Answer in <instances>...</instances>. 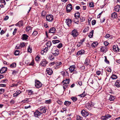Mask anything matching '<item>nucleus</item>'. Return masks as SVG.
Masks as SVG:
<instances>
[{
	"instance_id": "e433bc0d",
	"label": "nucleus",
	"mask_w": 120,
	"mask_h": 120,
	"mask_svg": "<svg viewBox=\"0 0 120 120\" xmlns=\"http://www.w3.org/2000/svg\"><path fill=\"white\" fill-rule=\"evenodd\" d=\"M93 33L94 31L93 30L91 31L90 33H89L88 36L90 38H91L93 36Z\"/></svg>"
},
{
	"instance_id": "a19ab883",
	"label": "nucleus",
	"mask_w": 120,
	"mask_h": 120,
	"mask_svg": "<svg viewBox=\"0 0 120 120\" xmlns=\"http://www.w3.org/2000/svg\"><path fill=\"white\" fill-rule=\"evenodd\" d=\"M86 95L85 92L84 91V92L81 94H80L79 96L81 97H85Z\"/></svg>"
},
{
	"instance_id": "6e6552de",
	"label": "nucleus",
	"mask_w": 120,
	"mask_h": 120,
	"mask_svg": "<svg viewBox=\"0 0 120 120\" xmlns=\"http://www.w3.org/2000/svg\"><path fill=\"white\" fill-rule=\"evenodd\" d=\"M48 63V62L45 59L42 60L40 63V65H41L42 66H45Z\"/></svg>"
},
{
	"instance_id": "58836bf2",
	"label": "nucleus",
	"mask_w": 120,
	"mask_h": 120,
	"mask_svg": "<svg viewBox=\"0 0 120 120\" xmlns=\"http://www.w3.org/2000/svg\"><path fill=\"white\" fill-rule=\"evenodd\" d=\"M73 21L75 23L77 24H78L79 21L78 18H75L73 19Z\"/></svg>"
},
{
	"instance_id": "4468645a",
	"label": "nucleus",
	"mask_w": 120,
	"mask_h": 120,
	"mask_svg": "<svg viewBox=\"0 0 120 120\" xmlns=\"http://www.w3.org/2000/svg\"><path fill=\"white\" fill-rule=\"evenodd\" d=\"M75 66L74 65L70 66L69 68V70L71 72H73L75 71Z\"/></svg>"
},
{
	"instance_id": "680f3d73",
	"label": "nucleus",
	"mask_w": 120,
	"mask_h": 120,
	"mask_svg": "<svg viewBox=\"0 0 120 120\" xmlns=\"http://www.w3.org/2000/svg\"><path fill=\"white\" fill-rule=\"evenodd\" d=\"M15 101L14 100L12 99L10 101V103L11 104H13L15 103Z\"/></svg>"
},
{
	"instance_id": "f257e3e1",
	"label": "nucleus",
	"mask_w": 120,
	"mask_h": 120,
	"mask_svg": "<svg viewBox=\"0 0 120 120\" xmlns=\"http://www.w3.org/2000/svg\"><path fill=\"white\" fill-rule=\"evenodd\" d=\"M88 83H89L90 86L91 87H93L94 86V87H95L98 84L97 82H94L93 80L92 79H89L88 81Z\"/></svg>"
},
{
	"instance_id": "9d476101",
	"label": "nucleus",
	"mask_w": 120,
	"mask_h": 120,
	"mask_svg": "<svg viewBox=\"0 0 120 120\" xmlns=\"http://www.w3.org/2000/svg\"><path fill=\"white\" fill-rule=\"evenodd\" d=\"M71 20L70 19H68L66 20V22L69 27H70L71 25Z\"/></svg>"
},
{
	"instance_id": "f704fd0d",
	"label": "nucleus",
	"mask_w": 120,
	"mask_h": 120,
	"mask_svg": "<svg viewBox=\"0 0 120 120\" xmlns=\"http://www.w3.org/2000/svg\"><path fill=\"white\" fill-rule=\"evenodd\" d=\"M51 45L52 43L50 41H48L46 43V45L49 48Z\"/></svg>"
},
{
	"instance_id": "f03ea898",
	"label": "nucleus",
	"mask_w": 120,
	"mask_h": 120,
	"mask_svg": "<svg viewBox=\"0 0 120 120\" xmlns=\"http://www.w3.org/2000/svg\"><path fill=\"white\" fill-rule=\"evenodd\" d=\"M47 21L49 22H52L53 19V17L52 15H47L46 17Z\"/></svg>"
},
{
	"instance_id": "6ab92c4d",
	"label": "nucleus",
	"mask_w": 120,
	"mask_h": 120,
	"mask_svg": "<svg viewBox=\"0 0 120 120\" xmlns=\"http://www.w3.org/2000/svg\"><path fill=\"white\" fill-rule=\"evenodd\" d=\"M85 53V51L84 50H82L78 51L77 54H76L77 55H81L82 54H84Z\"/></svg>"
},
{
	"instance_id": "864d4df0",
	"label": "nucleus",
	"mask_w": 120,
	"mask_h": 120,
	"mask_svg": "<svg viewBox=\"0 0 120 120\" xmlns=\"http://www.w3.org/2000/svg\"><path fill=\"white\" fill-rule=\"evenodd\" d=\"M62 46V45L61 43L59 44L57 46V47L58 48H60Z\"/></svg>"
},
{
	"instance_id": "c03bdc74",
	"label": "nucleus",
	"mask_w": 120,
	"mask_h": 120,
	"mask_svg": "<svg viewBox=\"0 0 120 120\" xmlns=\"http://www.w3.org/2000/svg\"><path fill=\"white\" fill-rule=\"evenodd\" d=\"M28 94L29 95H31L33 94V92L31 90H28Z\"/></svg>"
},
{
	"instance_id": "69168bd1",
	"label": "nucleus",
	"mask_w": 120,
	"mask_h": 120,
	"mask_svg": "<svg viewBox=\"0 0 120 120\" xmlns=\"http://www.w3.org/2000/svg\"><path fill=\"white\" fill-rule=\"evenodd\" d=\"M96 74L98 75H99L101 74V72L99 71H96Z\"/></svg>"
},
{
	"instance_id": "393cba45",
	"label": "nucleus",
	"mask_w": 120,
	"mask_h": 120,
	"mask_svg": "<svg viewBox=\"0 0 120 120\" xmlns=\"http://www.w3.org/2000/svg\"><path fill=\"white\" fill-rule=\"evenodd\" d=\"M90 60L88 58H86L85 60V62L84 63L85 64L87 65H88L90 64Z\"/></svg>"
},
{
	"instance_id": "a878e982",
	"label": "nucleus",
	"mask_w": 120,
	"mask_h": 120,
	"mask_svg": "<svg viewBox=\"0 0 120 120\" xmlns=\"http://www.w3.org/2000/svg\"><path fill=\"white\" fill-rule=\"evenodd\" d=\"M69 79H66V80H63L62 81V82L63 83H66L68 84L69 83L70 81Z\"/></svg>"
},
{
	"instance_id": "338daca9",
	"label": "nucleus",
	"mask_w": 120,
	"mask_h": 120,
	"mask_svg": "<svg viewBox=\"0 0 120 120\" xmlns=\"http://www.w3.org/2000/svg\"><path fill=\"white\" fill-rule=\"evenodd\" d=\"M0 2L1 3H4V5H5L6 4V3L5 1V0H0Z\"/></svg>"
},
{
	"instance_id": "052dcab7",
	"label": "nucleus",
	"mask_w": 120,
	"mask_h": 120,
	"mask_svg": "<svg viewBox=\"0 0 120 120\" xmlns=\"http://www.w3.org/2000/svg\"><path fill=\"white\" fill-rule=\"evenodd\" d=\"M96 23V21L95 20H93L92 21V24L93 25H95Z\"/></svg>"
},
{
	"instance_id": "13d9d810",
	"label": "nucleus",
	"mask_w": 120,
	"mask_h": 120,
	"mask_svg": "<svg viewBox=\"0 0 120 120\" xmlns=\"http://www.w3.org/2000/svg\"><path fill=\"white\" fill-rule=\"evenodd\" d=\"M80 20L81 22H83L85 20L84 17H82L80 18Z\"/></svg>"
},
{
	"instance_id": "4c0bfd02",
	"label": "nucleus",
	"mask_w": 120,
	"mask_h": 120,
	"mask_svg": "<svg viewBox=\"0 0 120 120\" xmlns=\"http://www.w3.org/2000/svg\"><path fill=\"white\" fill-rule=\"evenodd\" d=\"M20 51L18 50H16L15 51L14 53L15 55L16 56H17L19 55L20 53Z\"/></svg>"
},
{
	"instance_id": "4be33fe9",
	"label": "nucleus",
	"mask_w": 120,
	"mask_h": 120,
	"mask_svg": "<svg viewBox=\"0 0 120 120\" xmlns=\"http://www.w3.org/2000/svg\"><path fill=\"white\" fill-rule=\"evenodd\" d=\"M22 91L20 90H17L16 92L13 94L14 97H16L20 94Z\"/></svg>"
},
{
	"instance_id": "a18cd8bd",
	"label": "nucleus",
	"mask_w": 120,
	"mask_h": 120,
	"mask_svg": "<svg viewBox=\"0 0 120 120\" xmlns=\"http://www.w3.org/2000/svg\"><path fill=\"white\" fill-rule=\"evenodd\" d=\"M82 118L79 115L77 116V120H81L82 119Z\"/></svg>"
},
{
	"instance_id": "6e6d98bb",
	"label": "nucleus",
	"mask_w": 120,
	"mask_h": 120,
	"mask_svg": "<svg viewBox=\"0 0 120 120\" xmlns=\"http://www.w3.org/2000/svg\"><path fill=\"white\" fill-rule=\"evenodd\" d=\"M18 70H14L12 72V74L13 75H15V74H16L18 73Z\"/></svg>"
},
{
	"instance_id": "603ef678",
	"label": "nucleus",
	"mask_w": 120,
	"mask_h": 120,
	"mask_svg": "<svg viewBox=\"0 0 120 120\" xmlns=\"http://www.w3.org/2000/svg\"><path fill=\"white\" fill-rule=\"evenodd\" d=\"M28 51L30 53H31L32 52V49L30 47V46L28 48Z\"/></svg>"
},
{
	"instance_id": "e2e57ef3",
	"label": "nucleus",
	"mask_w": 120,
	"mask_h": 120,
	"mask_svg": "<svg viewBox=\"0 0 120 120\" xmlns=\"http://www.w3.org/2000/svg\"><path fill=\"white\" fill-rule=\"evenodd\" d=\"M89 6L90 7H94L93 3L92 2L90 3L89 4Z\"/></svg>"
},
{
	"instance_id": "2f4dec72",
	"label": "nucleus",
	"mask_w": 120,
	"mask_h": 120,
	"mask_svg": "<svg viewBox=\"0 0 120 120\" xmlns=\"http://www.w3.org/2000/svg\"><path fill=\"white\" fill-rule=\"evenodd\" d=\"M98 45V43L97 42H93L91 45L92 47L93 48H94L95 46L97 45Z\"/></svg>"
},
{
	"instance_id": "0eeeda50",
	"label": "nucleus",
	"mask_w": 120,
	"mask_h": 120,
	"mask_svg": "<svg viewBox=\"0 0 120 120\" xmlns=\"http://www.w3.org/2000/svg\"><path fill=\"white\" fill-rule=\"evenodd\" d=\"M81 113L82 115L85 117H86L89 115L88 112L84 109L81 111Z\"/></svg>"
},
{
	"instance_id": "c756f323",
	"label": "nucleus",
	"mask_w": 120,
	"mask_h": 120,
	"mask_svg": "<svg viewBox=\"0 0 120 120\" xmlns=\"http://www.w3.org/2000/svg\"><path fill=\"white\" fill-rule=\"evenodd\" d=\"M53 64H54V63L56 64V66H59L60 65H61L62 64V63L61 62H56V63H54V62H53L52 63Z\"/></svg>"
},
{
	"instance_id": "09e8293b",
	"label": "nucleus",
	"mask_w": 120,
	"mask_h": 120,
	"mask_svg": "<svg viewBox=\"0 0 120 120\" xmlns=\"http://www.w3.org/2000/svg\"><path fill=\"white\" fill-rule=\"evenodd\" d=\"M71 99L73 101H75L77 100V98L75 97H73L71 98Z\"/></svg>"
},
{
	"instance_id": "bf43d9fd",
	"label": "nucleus",
	"mask_w": 120,
	"mask_h": 120,
	"mask_svg": "<svg viewBox=\"0 0 120 120\" xmlns=\"http://www.w3.org/2000/svg\"><path fill=\"white\" fill-rule=\"evenodd\" d=\"M55 53H58V54H59L60 52H59V50L58 49H56L55 50Z\"/></svg>"
},
{
	"instance_id": "f8f14e48",
	"label": "nucleus",
	"mask_w": 120,
	"mask_h": 120,
	"mask_svg": "<svg viewBox=\"0 0 120 120\" xmlns=\"http://www.w3.org/2000/svg\"><path fill=\"white\" fill-rule=\"evenodd\" d=\"M119 49L118 48V45H114L113 47V51L116 52L119 51Z\"/></svg>"
},
{
	"instance_id": "412c9836",
	"label": "nucleus",
	"mask_w": 120,
	"mask_h": 120,
	"mask_svg": "<svg viewBox=\"0 0 120 120\" xmlns=\"http://www.w3.org/2000/svg\"><path fill=\"white\" fill-rule=\"evenodd\" d=\"M56 31V29L54 27L51 28L49 30V33H54Z\"/></svg>"
},
{
	"instance_id": "0e129e2a",
	"label": "nucleus",
	"mask_w": 120,
	"mask_h": 120,
	"mask_svg": "<svg viewBox=\"0 0 120 120\" xmlns=\"http://www.w3.org/2000/svg\"><path fill=\"white\" fill-rule=\"evenodd\" d=\"M114 11H115L118 12L120 11L119 8H118V7L116 8H115V9H114Z\"/></svg>"
},
{
	"instance_id": "a211bd4d",
	"label": "nucleus",
	"mask_w": 120,
	"mask_h": 120,
	"mask_svg": "<svg viewBox=\"0 0 120 120\" xmlns=\"http://www.w3.org/2000/svg\"><path fill=\"white\" fill-rule=\"evenodd\" d=\"M107 47H102L101 48V51L102 52H105L107 51Z\"/></svg>"
},
{
	"instance_id": "7ed1b4c3",
	"label": "nucleus",
	"mask_w": 120,
	"mask_h": 120,
	"mask_svg": "<svg viewBox=\"0 0 120 120\" xmlns=\"http://www.w3.org/2000/svg\"><path fill=\"white\" fill-rule=\"evenodd\" d=\"M35 83V86L36 88H38L41 87L42 85V84L38 80H36Z\"/></svg>"
},
{
	"instance_id": "c9c22d12",
	"label": "nucleus",
	"mask_w": 120,
	"mask_h": 120,
	"mask_svg": "<svg viewBox=\"0 0 120 120\" xmlns=\"http://www.w3.org/2000/svg\"><path fill=\"white\" fill-rule=\"evenodd\" d=\"M60 42V41L58 40H55L52 41V42L53 44H55L58 43Z\"/></svg>"
},
{
	"instance_id": "79ce46f5",
	"label": "nucleus",
	"mask_w": 120,
	"mask_h": 120,
	"mask_svg": "<svg viewBox=\"0 0 120 120\" xmlns=\"http://www.w3.org/2000/svg\"><path fill=\"white\" fill-rule=\"evenodd\" d=\"M16 66V64L15 63H13L11 64L10 66V67L12 68L15 67Z\"/></svg>"
},
{
	"instance_id": "b1692460",
	"label": "nucleus",
	"mask_w": 120,
	"mask_h": 120,
	"mask_svg": "<svg viewBox=\"0 0 120 120\" xmlns=\"http://www.w3.org/2000/svg\"><path fill=\"white\" fill-rule=\"evenodd\" d=\"M28 36L26 34H24L22 36V38L23 40H26L28 39Z\"/></svg>"
},
{
	"instance_id": "39448f33",
	"label": "nucleus",
	"mask_w": 120,
	"mask_h": 120,
	"mask_svg": "<svg viewBox=\"0 0 120 120\" xmlns=\"http://www.w3.org/2000/svg\"><path fill=\"white\" fill-rule=\"evenodd\" d=\"M46 108L45 107H41L39 108L38 109L40 112H41V114L42 113H45L46 112Z\"/></svg>"
},
{
	"instance_id": "ea45409f",
	"label": "nucleus",
	"mask_w": 120,
	"mask_h": 120,
	"mask_svg": "<svg viewBox=\"0 0 120 120\" xmlns=\"http://www.w3.org/2000/svg\"><path fill=\"white\" fill-rule=\"evenodd\" d=\"M48 58L49 60L51 61L53 60L54 58V56L52 55H50Z\"/></svg>"
},
{
	"instance_id": "5701e85b",
	"label": "nucleus",
	"mask_w": 120,
	"mask_h": 120,
	"mask_svg": "<svg viewBox=\"0 0 120 120\" xmlns=\"http://www.w3.org/2000/svg\"><path fill=\"white\" fill-rule=\"evenodd\" d=\"M16 26L21 27L23 25V22L22 21H20L18 23L16 24L15 25Z\"/></svg>"
},
{
	"instance_id": "cd10ccee",
	"label": "nucleus",
	"mask_w": 120,
	"mask_h": 120,
	"mask_svg": "<svg viewBox=\"0 0 120 120\" xmlns=\"http://www.w3.org/2000/svg\"><path fill=\"white\" fill-rule=\"evenodd\" d=\"M110 96L109 98V100L110 101H112L114 100L115 99V97L114 96H112L110 95H109Z\"/></svg>"
},
{
	"instance_id": "2eb2a0df",
	"label": "nucleus",
	"mask_w": 120,
	"mask_h": 120,
	"mask_svg": "<svg viewBox=\"0 0 120 120\" xmlns=\"http://www.w3.org/2000/svg\"><path fill=\"white\" fill-rule=\"evenodd\" d=\"M118 78V77L116 75L114 74H112L110 77L109 81L110 82L111 79H112L113 80H115L116 79Z\"/></svg>"
},
{
	"instance_id": "4d7b16f0",
	"label": "nucleus",
	"mask_w": 120,
	"mask_h": 120,
	"mask_svg": "<svg viewBox=\"0 0 120 120\" xmlns=\"http://www.w3.org/2000/svg\"><path fill=\"white\" fill-rule=\"evenodd\" d=\"M5 91V90L3 89H0V94L4 93Z\"/></svg>"
},
{
	"instance_id": "f3484780",
	"label": "nucleus",
	"mask_w": 120,
	"mask_h": 120,
	"mask_svg": "<svg viewBox=\"0 0 120 120\" xmlns=\"http://www.w3.org/2000/svg\"><path fill=\"white\" fill-rule=\"evenodd\" d=\"M61 75H62L64 77H66L67 76H68V75L69 74L68 72L67 71L65 72L63 71H61Z\"/></svg>"
},
{
	"instance_id": "473e14b6",
	"label": "nucleus",
	"mask_w": 120,
	"mask_h": 120,
	"mask_svg": "<svg viewBox=\"0 0 120 120\" xmlns=\"http://www.w3.org/2000/svg\"><path fill=\"white\" fill-rule=\"evenodd\" d=\"M74 16L75 18L78 19L80 17L79 13V12L75 13L74 15Z\"/></svg>"
},
{
	"instance_id": "5fc2aeb1",
	"label": "nucleus",
	"mask_w": 120,
	"mask_h": 120,
	"mask_svg": "<svg viewBox=\"0 0 120 120\" xmlns=\"http://www.w3.org/2000/svg\"><path fill=\"white\" fill-rule=\"evenodd\" d=\"M92 103L91 101H90L88 102V105L89 106L91 107V106H93V105L92 104Z\"/></svg>"
},
{
	"instance_id": "de8ad7c7",
	"label": "nucleus",
	"mask_w": 120,
	"mask_h": 120,
	"mask_svg": "<svg viewBox=\"0 0 120 120\" xmlns=\"http://www.w3.org/2000/svg\"><path fill=\"white\" fill-rule=\"evenodd\" d=\"M38 33L37 31H34L32 34V35L33 36H36L38 34Z\"/></svg>"
},
{
	"instance_id": "c85d7f7f",
	"label": "nucleus",
	"mask_w": 120,
	"mask_h": 120,
	"mask_svg": "<svg viewBox=\"0 0 120 120\" xmlns=\"http://www.w3.org/2000/svg\"><path fill=\"white\" fill-rule=\"evenodd\" d=\"M46 14V11L45 10H43L41 12V16L43 17H45Z\"/></svg>"
},
{
	"instance_id": "3c124183",
	"label": "nucleus",
	"mask_w": 120,
	"mask_h": 120,
	"mask_svg": "<svg viewBox=\"0 0 120 120\" xmlns=\"http://www.w3.org/2000/svg\"><path fill=\"white\" fill-rule=\"evenodd\" d=\"M25 45V43L24 42L21 43L20 44V47H22L24 46Z\"/></svg>"
},
{
	"instance_id": "dca6fc26",
	"label": "nucleus",
	"mask_w": 120,
	"mask_h": 120,
	"mask_svg": "<svg viewBox=\"0 0 120 120\" xmlns=\"http://www.w3.org/2000/svg\"><path fill=\"white\" fill-rule=\"evenodd\" d=\"M115 85L117 87H120V80H117L115 82Z\"/></svg>"
},
{
	"instance_id": "ddd939ff",
	"label": "nucleus",
	"mask_w": 120,
	"mask_h": 120,
	"mask_svg": "<svg viewBox=\"0 0 120 120\" xmlns=\"http://www.w3.org/2000/svg\"><path fill=\"white\" fill-rule=\"evenodd\" d=\"M7 68L6 67H3L0 70V73L2 74L5 72L7 70Z\"/></svg>"
},
{
	"instance_id": "774afa93",
	"label": "nucleus",
	"mask_w": 120,
	"mask_h": 120,
	"mask_svg": "<svg viewBox=\"0 0 120 120\" xmlns=\"http://www.w3.org/2000/svg\"><path fill=\"white\" fill-rule=\"evenodd\" d=\"M104 44L106 46H107L109 44V43L107 41H105L104 42Z\"/></svg>"
},
{
	"instance_id": "37998d69",
	"label": "nucleus",
	"mask_w": 120,
	"mask_h": 120,
	"mask_svg": "<svg viewBox=\"0 0 120 120\" xmlns=\"http://www.w3.org/2000/svg\"><path fill=\"white\" fill-rule=\"evenodd\" d=\"M89 27H87L86 28H85L83 30V32L85 33L87 31L89 30Z\"/></svg>"
},
{
	"instance_id": "1a4fd4ad",
	"label": "nucleus",
	"mask_w": 120,
	"mask_h": 120,
	"mask_svg": "<svg viewBox=\"0 0 120 120\" xmlns=\"http://www.w3.org/2000/svg\"><path fill=\"white\" fill-rule=\"evenodd\" d=\"M111 116V115L109 114L106 115L105 116H103L101 118L102 120H106L110 118Z\"/></svg>"
},
{
	"instance_id": "aec40b11",
	"label": "nucleus",
	"mask_w": 120,
	"mask_h": 120,
	"mask_svg": "<svg viewBox=\"0 0 120 120\" xmlns=\"http://www.w3.org/2000/svg\"><path fill=\"white\" fill-rule=\"evenodd\" d=\"M46 71L47 74L49 75H51L53 72V71L52 70L49 68H47Z\"/></svg>"
},
{
	"instance_id": "72a5a7b5",
	"label": "nucleus",
	"mask_w": 120,
	"mask_h": 120,
	"mask_svg": "<svg viewBox=\"0 0 120 120\" xmlns=\"http://www.w3.org/2000/svg\"><path fill=\"white\" fill-rule=\"evenodd\" d=\"M71 104L70 102L66 101L64 103V104L67 106H68Z\"/></svg>"
},
{
	"instance_id": "49530a36",
	"label": "nucleus",
	"mask_w": 120,
	"mask_h": 120,
	"mask_svg": "<svg viewBox=\"0 0 120 120\" xmlns=\"http://www.w3.org/2000/svg\"><path fill=\"white\" fill-rule=\"evenodd\" d=\"M35 59L38 62L40 60V58L39 56H37L36 57Z\"/></svg>"
},
{
	"instance_id": "7c9ffc66",
	"label": "nucleus",
	"mask_w": 120,
	"mask_h": 120,
	"mask_svg": "<svg viewBox=\"0 0 120 120\" xmlns=\"http://www.w3.org/2000/svg\"><path fill=\"white\" fill-rule=\"evenodd\" d=\"M32 28L31 26H26V30L27 32L29 31L30 30H31L32 29Z\"/></svg>"
},
{
	"instance_id": "9b49d317",
	"label": "nucleus",
	"mask_w": 120,
	"mask_h": 120,
	"mask_svg": "<svg viewBox=\"0 0 120 120\" xmlns=\"http://www.w3.org/2000/svg\"><path fill=\"white\" fill-rule=\"evenodd\" d=\"M41 115H42L41 112H40L39 110H36L34 113V115L36 117H38V116H39Z\"/></svg>"
},
{
	"instance_id": "bb28decb",
	"label": "nucleus",
	"mask_w": 120,
	"mask_h": 120,
	"mask_svg": "<svg viewBox=\"0 0 120 120\" xmlns=\"http://www.w3.org/2000/svg\"><path fill=\"white\" fill-rule=\"evenodd\" d=\"M111 17L113 18H117V14L115 12H114L112 13Z\"/></svg>"
},
{
	"instance_id": "8fccbe9b",
	"label": "nucleus",
	"mask_w": 120,
	"mask_h": 120,
	"mask_svg": "<svg viewBox=\"0 0 120 120\" xmlns=\"http://www.w3.org/2000/svg\"><path fill=\"white\" fill-rule=\"evenodd\" d=\"M104 57L105 58V61L107 64H109V61L107 60L106 56H105Z\"/></svg>"
},
{
	"instance_id": "20e7f679",
	"label": "nucleus",
	"mask_w": 120,
	"mask_h": 120,
	"mask_svg": "<svg viewBox=\"0 0 120 120\" xmlns=\"http://www.w3.org/2000/svg\"><path fill=\"white\" fill-rule=\"evenodd\" d=\"M72 5L71 4H68L67 6L66 11L67 13L70 12L72 10Z\"/></svg>"
},
{
	"instance_id": "423d86ee",
	"label": "nucleus",
	"mask_w": 120,
	"mask_h": 120,
	"mask_svg": "<svg viewBox=\"0 0 120 120\" xmlns=\"http://www.w3.org/2000/svg\"><path fill=\"white\" fill-rule=\"evenodd\" d=\"M71 34L74 38L76 37L78 35L77 30L75 29H74L72 31Z\"/></svg>"
}]
</instances>
